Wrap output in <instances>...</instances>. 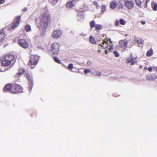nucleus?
Returning a JSON list of instances; mask_svg holds the SVG:
<instances>
[{
	"instance_id": "f257e3e1",
	"label": "nucleus",
	"mask_w": 157,
	"mask_h": 157,
	"mask_svg": "<svg viewBox=\"0 0 157 157\" xmlns=\"http://www.w3.org/2000/svg\"><path fill=\"white\" fill-rule=\"evenodd\" d=\"M50 20V16L46 13H44L41 15L36 21L37 27L41 31V33L45 34Z\"/></svg>"
},
{
	"instance_id": "f03ea898",
	"label": "nucleus",
	"mask_w": 157,
	"mask_h": 157,
	"mask_svg": "<svg viewBox=\"0 0 157 157\" xmlns=\"http://www.w3.org/2000/svg\"><path fill=\"white\" fill-rule=\"evenodd\" d=\"M23 87L19 84L14 83L13 84V87L11 91V93L13 94H17L21 93L23 92Z\"/></svg>"
},
{
	"instance_id": "7ed1b4c3",
	"label": "nucleus",
	"mask_w": 157,
	"mask_h": 157,
	"mask_svg": "<svg viewBox=\"0 0 157 157\" xmlns=\"http://www.w3.org/2000/svg\"><path fill=\"white\" fill-rule=\"evenodd\" d=\"M38 58L36 56H31L29 62V65L32 69H33L38 62Z\"/></svg>"
},
{
	"instance_id": "20e7f679",
	"label": "nucleus",
	"mask_w": 157,
	"mask_h": 157,
	"mask_svg": "<svg viewBox=\"0 0 157 157\" xmlns=\"http://www.w3.org/2000/svg\"><path fill=\"white\" fill-rule=\"evenodd\" d=\"M59 44L57 42L53 43L51 46L50 50L54 55H57L59 53Z\"/></svg>"
},
{
	"instance_id": "39448f33",
	"label": "nucleus",
	"mask_w": 157,
	"mask_h": 157,
	"mask_svg": "<svg viewBox=\"0 0 157 157\" xmlns=\"http://www.w3.org/2000/svg\"><path fill=\"white\" fill-rule=\"evenodd\" d=\"M18 44L21 47L24 48H27L29 44L27 41L25 39H21L18 40Z\"/></svg>"
},
{
	"instance_id": "423d86ee",
	"label": "nucleus",
	"mask_w": 157,
	"mask_h": 157,
	"mask_svg": "<svg viewBox=\"0 0 157 157\" xmlns=\"http://www.w3.org/2000/svg\"><path fill=\"white\" fill-rule=\"evenodd\" d=\"M62 34V31L61 30L57 29L53 31L52 37L54 39H57L60 37Z\"/></svg>"
},
{
	"instance_id": "0eeeda50",
	"label": "nucleus",
	"mask_w": 157,
	"mask_h": 157,
	"mask_svg": "<svg viewBox=\"0 0 157 157\" xmlns=\"http://www.w3.org/2000/svg\"><path fill=\"white\" fill-rule=\"evenodd\" d=\"M26 78L29 81V90L31 91L33 85V82L32 77L29 74H27L26 75Z\"/></svg>"
},
{
	"instance_id": "6e6552de",
	"label": "nucleus",
	"mask_w": 157,
	"mask_h": 157,
	"mask_svg": "<svg viewBox=\"0 0 157 157\" xmlns=\"http://www.w3.org/2000/svg\"><path fill=\"white\" fill-rule=\"evenodd\" d=\"M21 18V16H18L16 18V20L14 21L12 24L11 27L12 29H16L18 26L19 24V21L20 20Z\"/></svg>"
},
{
	"instance_id": "1a4fd4ad",
	"label": "nucleus",
	"mask_w": 157,
	"mask_h": 157,
	"mask_svg": "<svg viewBox=\"0 0 157 157\" xmlns=\"http://www.w3.org/2000/svg\"><path fill=\"white\" fill-rule=\"evenodd\" d=\"M128 43V40H123L120 41L119 44L120 47L123 49H125L127 47Z\"/></svg>"
},
{
	"instance_id": "9d476101",
	"label": "nucleus",
	"mask_w": 157,
	"mask_h": 157,
	"mask_svg": "<svg viewBox=\"0 0 157 157\" xmlns=\"http://www.w3.org/2000/svg\"><path fill=\"white\" fill-rule=\"evenodd\" d=\"M4 58L10 61L11 63H14L15 61L14 57V56L12 54H6Z\"/></svg>"
},
{
	"instance_id": "9b49d317",
	"label": "nucleus",
	"mask_w": 157,
	"mask_h": 157,
	"mask_svg": "<svg viewBox=\"0 0 157 157\" xmlns=\"http://www.w3.org/2000/svg\"><path fill=\"white\" fill-rule=\"evenodd\" d=\"M124 4L128 9L131 10L133 7L134 3L131 1L126 0L124 2Z\"/></svg>"
},
{
	"instance_id": "f8f14e48",
	"label": "nucleus",
	"mask_w": 157,
	"mask_h": 157,
	"mask_svg": "<svg viewBox=\"0 0 157 157\" xmlns=\"http://www.w3.org/2000/svg\"><path fill=\"white\" fill-rule=\"evenodd\" d=\"M13 87V84L10 83L6 84L3 88V91L4 92L10 91V92L11 93V91Z\"/></svg>"
},
{
	"instance_id": "ddd939ff",
	"label": "nucleus",
	"mask_w": 157,
	"mask_h": 157,
	"mask_svg": "<svg viewBox=\"0 0 157 157\" xmlns=\"http://www.w3.org/2000/svg\"><path fill=\"white\" fill-rule=\"evenodd\" d=\"M6 37V33L4 29L0 30V42L3 41Z\"/></svg>"
},
{
	"instance_id": "4468645a",
	"label": "nucleus",
	"mask_w": 157,
	"mask_h": 157,
	"mask_svg": "<svg viewBox=\"0 0 157 157\" xmlns=\"http://www.w3.org/2000/svg\"><path fill=\"white\" fill-rule=\"evenodd\" d=\"M11 63L8 60L4 58L2 63V65L4 66H7L10 65Z\"/></svg>"
},
{
	"instance_id": "2eb2a0df",
	"label": "nucleus",
	"mask_w": 157,
	"mask_h": 157,
	"mask_svg": "<svg viewBox=\"0 0 157 157\" xmlns=\"http://www.w3.org/2000/svg\"><path fill=\"white\" fill-rule=\"evenodd\" d=\"M103 26L101 25L96 24L95 28V30L98 32L99 33L100 30L103 28Z\"/></svg>"
},
{
	"instance_id": "dca6fc26",
	"label": "nucleus",
	"mask_w": 157,
	"mask_h": 157,
	"mask_svg": "<svg viewBox=\"0 0 157 157\" xmlns=\"http://www.w3.org/2000/svg\"><path fill=\"white\" fill-rule=\"evenodd\" d=\"M151 7L154 11H156L157 10V3L154 2H152L151 3Z\"/></svg>"
},
{
	"instance_id": "f3484780",
	"label": "nucleus",
	"mask_w": 157,
	"mask_h": 157,
	"mask_svg": "<svg viewBox=\"0 0 157 157\" xmlns=\"http://www.w3.org/2000/svg\"><path fill=\"white\" fill-rule=\"evenodd\" d=\"M132 54H131L130 55V58H128L127 59V61H126L127 63H129L131 62L133 60L136 59V57H133L132 56Z\"/></svg>"
},
{
	"instance_id": "a211bd4d",
	"label": "nucleus",
	"mask_w": 157,
	"mask_h": 157,
	"mask_svg": "<svg viewBox=\"0 0 157 157\" xmlns=\"http://www.w3.org/2000/svg\"><path fill=\"white\" fill-rule=\"evenodd\" d=\"M108 41V40L107 39L106 41H105V40H103V42H102V44H99V46H101V48H102V47L103 48H105L106 46L107 45V42Z\"/></svg>"
},
{
	"instance_id": "6ab92c4d",
	"label": "nucleus",
	"mask_w": 157,
	"mask_h": 157,
	"mask_svg": "<svg viewBox=\"0 0 157 157\" xmlns=\"http://www.w3.org/2000/svg\"><path fill=\"white\" fill-rule=\"evenodd\" d=\"M75 5V4L73 3L72 1H70L67 3L66 6L68 8H71L72 7Z\"/></svg>"
},
{
	"instance_id": "aec40b11",
	"label": "nucleus",
	"mask_w": 157,
	"mask_h": 157,
	"mask_svg": "<svg viewBox=\"0 0 157 157\" xmlns=\"http://www.w3.org/2000/svg\"><path fill=\"white\" fill-rule=\"evenodd\" d=\"M117 6V2L116 1L111 2L110 4V7L112 9H115Z\"/></svg>"
},
{
	"instance_id": "412c9836",
	"label": "nucleus",
	"mask_w": 157,
	"mask_h": 157,
	"mask_svg": "<svg viewBox=\"0 0 157 157\" xmlns=\"http://www.w3.org/2000/svg\"><path fill=\"white\" fill-rule=\"evenodd\" d=\"M25 28L27 32H30L31 30V26L29 25H26L25 26Z\"/></svg>"
},
{
	"instance_id": "4be33fe9",
	"label": "nucleus",
	"mask_w": 157,
	"mask_h": 157,
	"mask_svg": "<svg viewBox=\"0 0 157 157\" xmlns=\"http://www.w3.org/2000/svg\"><path fill=\"white\" fill-rule=\"evenodd\" d=\"M90 27L92 29L94 27L95 28L96 25L95 24V22L94 21H91L90 23Z\"/></svg>"
},
{
	"instance_id": "5701e85b",
	"label": "nucleus",
	"mask_w": 157,
	"mask_h": 157,
	"mask_svg": "<svg viewBox=\"0 0 157 157\" xmlns=\"http://www.w3.org/2000/svg\"><path fill=\"white\" fill-rule=\"evenodd\" d=\"M89 40L90 42L92 44H94L96 43L95 39L92 36H90Z\"/></svg>"
},
{
	"instance_id": "b1692460",
	"label": "nucleus",
	"mask_w": 157,
	"mask_h": 157,
	"mask_svg": "<svg viewBox=\"0 0 157 157\" xmlns=\"http://www.w3.org/2000/svg\"><path fill=\"white\" fill-rule=\"evenodd\" d=\"M153 53V51L152 49H150L148 51L147 53L146 56H151Z\"/></svg>"
},
{
	"instance_id": "393cba45",
	"label": "nucleus",
	"mask_w": 157,
	"mask_h": 157,
	"mask_svg": "<svg viewBox=\"0 0 157 157\" xmlns=\"http://www.w3.org/2000/svg\"><path fill=\"white\" fill-rule=\"evenodd\" d=\"M135 41H136L138 44H143L144 43V41L140 39H136L135 40Z\"/></svg>"
},
{
	"instance_id": "a878e982",
	"label": "nucleus",
	"mask_w": 157,
	"mask_h": 157,
	"mask_svg": "<svg viewBox=\"0 0 157 157\" xmlns=\"http://www.w3.org/2000/svg\"><path fill=\"white\" fill-rule=\"evenodd\" d=\"M135 2L137 6L140 7L141 6V2L140 0H135Z\"/></svg>"
},
{
	"instance_id": "bb28decb",
	"label": "nucleus",
	"mask_w": 157,
	"mask_h": 157,
	"mask_svg": "<svg viewBox=\"0 0 157 157\" xmlns=\"http://www.w3.org/2000/svg\"><path fill=\"white\" fill-rule=\"evenodd\" d=\"M120 24L122 25H124L126 23L125 20L122 18L120 20Z\"/></svg>"
},
{
	"instance_id": "cd10ccee",
	"label": "nucleus",
	"mask_w": 157,
	"mask_h": 157,
	"mask_svg": "<svg viewBox=\"0 0 157 157\" xmlns=\"http://www.w3.org/2000/svg\"><path fill=\"white\" fill-rule=\"evenodd\" d=\"M101 13H103L106 10V7L104 6H102L101 7Z\"/></svg>"
},
{
	"instance_id": "c85d7f7f",
	"label": "nucleus",
	"mask_w": 157,
	"mask_h": 157,
	"mask_svg": "<svg viewBox=\"0 0 157 157\" xmlns=\"http://www.w3.org/2000/svg\"><path fill=\"white\" fill-rule=\"evenodd\" d=\"M20 74L21 75L22 74H24L25 72V70L23 68H21L19 69L18 71Z\"/></svg>"
},
{
	"instance_id": "c756f323",
	"label": "nucleus",
	"mask_w": 157,
	"mask_h": 157,
	"mask_svg": "<svg viewBox=\"0 0 157 157\" xmlns=\"http://www.w3.org/2000/svg\"><path fill=\"white\" fill-rule=\"evenodd\" d=\"M53 59H54V60H55V61L56 62V63H60V61L59 60L58 58H57L55 57H53Z\"/></svg>"
},
{
	"instance_id": "7c9ffc66",
	"label": "nucleus",
	"mask_w": 157,
	"mask_h": 157,
	"mask_svg": "<svg viewBox=\"0 0 157 157\" xmlns=\"http://www.w3.org/2000/svg\"><path fill=\"white\" fill-rule=\"evenodd\" d=\"M157 78V75H154L152 76L151 77V80H155Z\"/></svg>"
},
{
	"instance_id": "2f4dec72",
	"label": "nucleus",
	"mask_w": 157,
	"mask_h": 157,
	"mask_svg": "<svg viewBox=\"0 0 157 157\" xmlns=\"http://www.w3.org/2000/svg\"><path fill=\"white\" fill-rule=\"evenodd\" d=\"M93 4L96 6V7L97 8L99 7V5L98 4V2L96 1H94L93 2Z\"/></svg>"
},
{
	"instance_id": "473e14b6",
	"label": "nucleus",
	"mask_w": 157,
	"mask_h": 157,
	"mask_svg": "<svg viewBox=\"0 0 157 157\" xmlns=\"http://www.w3.org/2000/svg\"><path fill=\"white\" fill-rule=\"evenodd\" d=\"M84 72L85 74H87L89 73H90L91 72V70L90 69H86L84 70Z\"/></svg>"
},
{
	"instance_id": "72a5a7b5",
	"label": "nucleus",
	"mask_w": 157,
	"mask_h": 157,
	"mask_svg": "<svg viewBox=\"0 0 157 157\" xmlns=\"http://www.w3.org/2000/svg\"><path fill=\"white\" fill-rule=\"evenodd\" d=\"M113 53L114 54L115 56L116 57H118L119 56V54L116 51H114L113 52Z\"/></svg>"
},
{
	"instance_id": "f704fd0d",
	"label": "nucleus",
	"mask_w": 157,
	"mask_h": 157,
	"mask_svg": "<svg viewBox=\"0 0 157 157\" xmlns=\"http://www.w3.org/2000/svg\"><path fill=\"white\" fill-rule=\"evenodd\" d=\"M115 25L116 26H118L119 25V22L118 20H117L115 21L114 23Z\"/></svg>"
},
{
	"instance_id": "c9c22d12",
	"label": "nucleus",
	"mask_w": 157,
	"mask_h": 157,
	"mask_svg": "<svg viewBox=\"0 0 157 157\" xmlns=\"http://www.w3.org/2000/svg\"><path fill=\"white\" fill-rule=\"evenodd\" d=\"M73 68V65L72 63H70L68 66V69H70Z\"/></svg>"
},
{
	"instance_id": "e433bc0d",
	"label": "nucleus",
	"mask_w": 157,
	"mask_h": 157,
	"mask_svg": "<svg viewBox=\"0 0 157 157\" xmlns=\"http://www.w3.org/2000/svg\"><path fill=\"white\" fill-rule=\"evenodd\" d=\"M21 75V74L18 72L15 75L16 77H20Z\"/></svg>"
},
{
	"instance_id": "4c0bfd02",
	"label": "nucleus",
	"mask_w": 157,
	"mask_h": 157,
	"mask_svg": "<svg viewBox=\"0 0 157 157\" xmlns=\"http://www.w3.org/2000/svg\"><path fill=\"white\" fill-rule=\"evenodd\" d=\"M137 62V61H132L131 63V65H134L135 63H136Z\"/></svg>"
},
{
	"instance_id": "58836bf2",
	"label": "nucleus",
	"mask_w": 157,
	"mask_h": 157,
	"mask_svg": "<svg viewBox=\"0 0 157 157\" xmlns=\"http://www.w3.org/2000/svg\"><path fill=\"white\" fill-rule=\"evenodd\" d=\"M153 70L157 72V67H153Z\"/></svg>"
},
{
	"instance_id": "ea45409f",
	"label": "nucleus",
	"mask_w": 157,
	"mask_h": 157,
	"mask_svg": "<svg viewBox=\"0 0 157 157\" xmlns=\"http://www.w3.org/2000/svg\"><path fill=\"white\" fill-rule=\"evenodd\" d=\"M27 10V8L26 7H25L22 10V11L23 12H25Z\"/></svg>"
},
{
	"instance_id": "a19ab883",
	"label": "nucleus",
	"mask_w": 157,
	"mask_h": 157,
	"mask_svg": "<svg viewBox=\"0 0 157 157\" xmlns=\"http://www.w3.org/2000/svg\"><path fill=\"white\" fill-rule=\"evenodd\" d=\"M87 64L88 65H90L91 64V63L90 61H87Z\"/></svg>"
},
{
	"instance_id": "79ce46f5",
	"label": "nucleus",
	"mask_w": 157,
	"mask_h": 157,
	"mask_svg": "<svg viewBox=\"0 0 157 157\" xmlns=\"http://www.w3.org/2000/svg\"><path fill=\"white\" fill-rule=\"evenodd\" d=\"M5 2L4 0H0V4H2Z\"/></svg>"
},
{
	"instance_id": "37998d69",
	"label": "nucleus",
	"mask_w": 157,
	"mask_h": 157,
	"mask_svg": "<svg viewBox=\"0 0 157 157\" xmlns=\"http://www.w3.org/2000/svg\"><path fill=\"white\" fill-rule=\"evenodd\" d=\"M3 66H2L1 67H0V72H3L4 71L2 69V68L3 67Z\"/></svg>"
},
{
	"instance_id": "c03bdc74",
	"label": "nucleus",
	"mask_w": 157,
	"mask_h": 157,
	"mask_svg": "<svg viewBox=\"0 0 157 157\" xmlns=\"http://www.w3.org/2000/svg\"><path fill=\"white\" fill-rule=\"evenodd\" d=\"M148 70L149 71H151L152 70V68L150 67L148 68Z\"/></svg>"
},
{
	"instance_id": "a18cd8bd",
	"label": "nucleus",
	"mask_w": 157,
	"mask_h": 157,
	"mask_svg": "<svg viewBox=\"0 0 157 157\" xmlns=\"http://www.w3.org/2000/svg\"><path fill=\"white\" fill-rule=\"evenodd\" d=\"M141 22L142 25H144L145 24V22L144 21H142Z\"/></svg>"
},
{
	"instance_id": "49530a36",
	"label": "nucleus",
	"mask_w": 157,
	"mask_h": 157,
	"mask_svg": "<svg viewBox=\"0 0 157 157\" xmlns=\"http://www.w3.org/2000/svg\"><path fill=\"white\" fill-rule=\"evenodd\" d=\"M149 1V0H147L146 3V7H147V3Z\"/></svg>"
},
{
	"instance_id": "de8ad7c7",
	"label": "nucleus",
	"mask_w": 157,
	"mask_h": 157,
	"mask_svg": "<svg viewBox=\"0 0 157 157\" xmlns=\"http://www.w3.org/2000/svg\"><path fill=\"white\" fill-rule=\"evenodd\" d=\"M113 45H112L111 47L109 48V50H111L113 49V48L112 47Z\"/></svg>"
},
{
	"instance_id": "09e8293b",
	"label": "nucleus",
	"mask_w": 157,
	"mask_h": 157,
	"mask_svg": "<svg viewBox=\"0 0 157 157\" xmlns=\"http://www.w3.org/2000/svg\"><path fill=\"white\" fill-rule=\"evenodd\" d=\"M59 0H52V1H53V2H57V1H58Z\"/></svg>"
},
{
	"instance_id": "8fccbe9b",
	"label": "nucleus",
	"mask_w": 157,
	"mask_h": 157,
	"mask_svg": "<svg viewBox=\"0 0 157 157\" xmlns=\"http://www.w3.org/2000/svg\"><path fill=\"white\" fill-rule=\"evenodd\" d=\"M105 53L106 54H108V52H107V50H105Z\"/></svg>"
},
{
	"instance_id": "3c124183",
	"label": "nucleus",
	"mask_w": 157,
	"mask_h": 157,
	"mask_svg": "<svg viewBox=\"0 0 157 157\" xmlns=\"http://www.w3.org/2000/svg\"><path fill=\"white\" fill-rule=\"evenodd\" d=\"M109 41L111 43H112V42L111 41V39H109Z\"/></svg>"
},
{
	"instance_id": "603ef678",
	"label": "nucleus",
	"mask_w": 157,
	"mask_h": 157,
	"mask_svg": "<svg viewBox=\"0 0 157 157\" xmlns=\"http://www.w3.org/2000/svg\"><path fill=\"white\" fill-rule=\"evenodd\" d=\"M144 69L145 70H147L148 69V68H147V67H144Z\"/></svg>"
},
{
	"instance_id": "864d4df0",
	"label": "nucleus",
	"mask_w": 157,
	"mask_h": 157,
	"mask_svg": "<svg viewBox=\"0 0 157 157\" xmlns=\"http://www.w3.org/2000/svg\"><path fill=\"white\" fill-rule=\"evenodd\" d=\"M101 75V73H99L98 74V75Z\"/></svg>"
},
{
	"instance_id": "5fc2aeb1",
	"label": "nucleus",
	"mask_w": 157,
	"mask_h": 157,
	"mask_svg": "<svg viewBox=\"0 0 157 157\" xmlns=\"http://www.w3.org/2000/svg\"><path fill=\"white\" fill-rule=\"evenodd\" d=\"M98 52H101V51L100 50H98Z\"/></svg>"
}]
</instances>
